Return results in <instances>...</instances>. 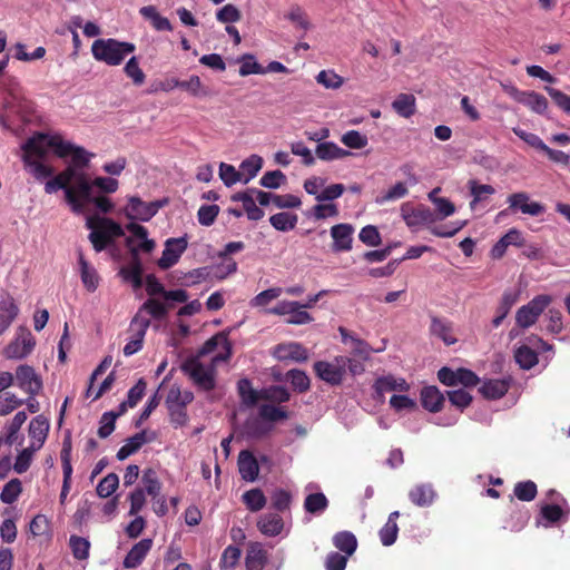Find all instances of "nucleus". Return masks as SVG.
Returning a JSON list of instances; mask_svg holds the SVG:
<instances>
[{"label": "nucleus", "mask_w": 570, "mask_h": 570, "mask_svg": "<svg viewBox=\"0 0 570 570\" xmlns=\"http://www.w3.org/2000/svg\"><path fill=\"white\" fill-rule=\"evenodd\" d=\"M22 492V484L19 479H11L2 489L0 500L6 504H12Z\"/></svg>", "instance_id": "nucleus-56"}, {"label": "nucleus", "mask_w": 570, "mask_h": 570, "mask_svg": "<svg viewBox=\"0 0 570 570\" xmlns=\"http://www.w3.org/2000/svg\"><path fill=\"white\" fill-rule=\"evenodd\" d=\"M430 333L442 340L446 346L458 342V338L453 334L452 322L439 316L431 317Z\"/></svg>", "instance_id": "nucleus-24"}, {"label": "nucleus", "mask_w": 570, "mask_h": 570, "mask_svg": "<svg viewBox=\"0 0 570 570\" xmlns=\"http://www.w3.org/2000/svg\"><path fill=\"white\" fill-rule=\"evenodd\" d=\"M522 105L527 106L535 114L544 115L549 104L543 95L535 91H527L524 99H522Z\"/></svg>", "instance_id": "nucleus-49"}, {"label": "nucleus", "mask_w": 570, "mask_h": 570, "mask_svg": "<svg viewBox=\"0 0 570 570\" xmlns=\"http://www.w3.org/2000/svg\"><path fill=\"white\" fill-rule=\"evenodd\" d=\"M132 238H126V246L129 248L131 255V262L129 266L120 269V275L127 282H130L134 288H140L142 286V265L138 257V248L131 247Z\"/></svg>", "instance_id": "nucleus-16"}, {"label": "nucleus", "mask_w": 570, "mask_h": 570, "mask_svg": "<svg viewBox=\"0 0 570 570\" xmlns=\"http://www.w3.org/2000/svg\"><path fill=\"white\" fill-rule=\"evenodd\" d=\"M266 313L278 316L288 315L285 323L291 325H305L314 321V317L302 307V303L296 301H281Z\"/></svg>", "instance_id": "nucleus-9"}, {"label": "nucleus", "mask_w": 570, "mask_h": 570, "mask_svg": "<svg viewBox=\"0 0 570 570\" xmlns=\"http://www.w3.org/2000/svg\"><path fill=\"white\" fill-rule=\"evenodd\" d=\"M70 548L78 560H86L89 557L90 542L82 537L71 535Z\"/></svg>", "instance_id": "nucleus-62"}, {"label": "nucleus", "mask_w": 570, "mask_h": 570, "mask_svg": "<svg viewBox=\"0 0 570 570\" xmlns=\"http://www.w3.org/2000/svg\"><path fill=\"white\" fill-rule=\"evenodd\" d=\"M13 376L17 381V386L29 396L38 395L43 387L41 376L28 364L19 365Z\"/></svg>", "instance_id": "nucleus-13"}, {"label": "nucleus", "mask_w": 570, "mask_h": 570, "mask_svg": "<svg viewBox=\"0 0 570 570\" xmlns=\"http://www.w3.org/2000/svg\"><path fill=\"white\" fill-rule=\"evenodd\" d=\"M141 312H147L154 318L161 320L166 317L168 307L166 304L159 302L158 299L149 298L142 304L138 313L141 314Z\"/></svg>", "instance_id": "nucleus-58"}, {"label": "nucleus", "mask_w": 570, "mask_h": 570, "mask_svg": "<svg viewBox=\"0 0 570 570\" xmlns=\"http://www.w3.org/2000/svg\"><path fill=\"white\" fill-rule=\"evenodd\" d=\"M87 227L91 229L89 239L98 253L104 250L112 238L125 235L122 227L110 218L90 216L87 218Z\"/></svg>", "instance_id": "nucleus-5"}, {"label": "nucleus", "mask_w": 570, "mask_h": 570, "mask_svg": "<svg viewBox=\"0 0 570 570\" xmlns=\"http://www.w3.org/2000/svg\"><path fill=\"white\" fill-rule=\"evenodd\" d=\"M151 547L153 540L148 538L135 543L124 559V567L126 569H135L140 566Z\"/></svg>", "instance_id": "nucleus-23"}, {"label": "nucleus", "mask_w": 570, "mask_h": 570, "mask_svg": "<svg viewBox=\"0 0 570 570\" xmlns=\"http://www.w3.org/2000/svg\"><path fill=\"white\" fill-rule=\"evenodd\" d=\"M373 387L375 390L376 396L381 399L386 392H407L410 390V384L404 379H396L393 375H385L376 379Z\"/></svg>", "instance_id": "nucleus-25"}, {"label": "nucleus", "mask_w": 570, "mask_h": 570, "mask_svg": "<svg viewBox=\"0 0 570 570\" xmlns=\"http://www.w3.org/2000/svg\"><path fill=\"white\" fill-rule=\"evenodd\" d=\"M237 390L242 402L248 407L256 405L262 400V390L253 389L252 382L248 379H240L237 383Z\"/></svg>", "instance_id": "nucleus-40"}, {"label": "nucleus", "mask_w": 570, "mask_h": 570, "mask_svg": "<svg viewBox=\"0 0 570 570\" xmlns=\"http://www.w3.org/2000/svg\"><path fill=\"white\" fill-rule=\"evenodd\" d=\"M50 134L37 131L29 137L24 144H22V161L26 168L30 169V173L38 180L50 177L53 174V169L45 165L41 160L51 150L49 141Z\"/></svg>", "instance_id": "nucleus-1"}, {"label": "nucleus", "mask_w": 570, "mask_h": 570, "mask_svg": "<svg viewBox=\"0 0 570 570\" xmlns=\"http://www.w3.org/2000/svg\"><path fill=\"white\" fill-rule=\"evenodd\" d=\"M218 205H202L197 212V218L200 225L203 226H212L218 214H219Z\"/></svg>", "instance_id": "nucleus-64"}, {"label": "nucleus", "mask_w": 570, "mask_h": 570, "mask_svg": "<svg viewBox=\"0 0 570 570\" xmlns=\"http://www.w3.org/2000/svg\"><path fill=\"white\" fill-rule=\"evenodd\" d=\"M470 193L473 199L470 203V207L473 209L479 202L487 199L490 195L495 193V189L491 185L479 184L476 180L469 181Z\"/></svg>", "instance_id": "nucleus-51"}, {"label": "nucleus", "mask_w": 570, "mask_h": 570, "mask_svg": "<svg viewBox=\"0 0 570 570\" xmlns=\"http://www.w3.org/2000/svg\"><path fill=\"white\" fill-rule=\"evenodd\" d=\"M514 360L523 370H530L539 362L538 353L527 344H523L515 350Z\"/></svg>", "instance_id": "nucleus-41"}, {"label": "nucleus", "mask_w": 570, "mask_h": 570, "mask_svg": "<svg viewBox=\"0 0 570 570\" xmlns=\"http://www.w3.org/2000/svg\"><path fill=\"white\" fill-rule=\"evenodd\" d=\"M257 527L263 534L276 537L282 532L284 521L277 513H266L259 518Z\"/></svg>", "instance_id": "nucleus-33"}, {"label": "nucleus", "mask_w": 570, "mask_h": 570, "mask_svg": "<svg viewBox=\"0 0 570 570\" xmlns=\"http://www.w3.org/2000/svg\"><path fill=\"white\" fill-rule=\"evenodd\" d=\"M218 346H222L224 352L216 354L213 357L212 362L218 363L228 361L232 356V344L228 341L227 335L223 332H219L212 336L210 338H208L198 350L196 357L199 358L208 354H212L218 348Z\"/></svg>", "instance_id": "nucleus-15"}, {"label": "nucleus", "mask_w": 570, "mask_h": 570, "mask_svg": "<svg viewBox=\"0 0 570 570\" xmlns=\"http://www.w3.org/2000/svg\"><path fill=\"white\" fill-rule=\"evenodd\" d=\"M537 493V484L531 480L518 482L513 489L514 497H517L520 501H532L535 499Z\"/></svg>", "instance_id": "nucleus-54"}, {"label": "nucleus", "mask_w": 570, "mask_h": 570, "mask_svg": "<svg viewBox=\"0 0 570 570\" xmlns=\"http://www.w3.org/2000/svg\"><path fill=\"white\" fill-rule=\"evenodd\" d=\"M140 14L145 18L150 20L151 26L157 31H171L173 26L170 21L166 18L159 14L156 7L154 6H146L140 8L139 10Z\"/></svg>", "instance_id": "nucleus-38"}, {"label": "nucleus", "mask_w": 570, "mask_h": 570, "mask_svg": "<svg viewBox=\"0 0 570 570\" xmlns=\"http://www.w3.org/2000/svg\"><path fill=\"white\" fill-rule=\"evenodd\" d=\"M243 501L253 512L262 510L266 504V498L261 489H252L246 491L243 494Z\"/></svg>", "instance_id": "nucleus-55"}, {"label": "nucleus", "mask_w": 570, "mask_h": 570, "mask_svg": "<svg viewBox=\"0 0 570 570\" xmlns=\"http://www.w3.org/2000/svg\"><path fill=\"white\" fill-rule=\"evenodd\" d=\"M286 380L291 382L294 390L304 393L309 390L311 381L307 374L302 370H289L286 373Z\"/></svg>", "instance_id": "nucleus-53"}, {"label": "nucleus", "mask_w": 570, "mask_h": 570, "mask_svg": "<svg viewBox=\"0 0 570 570\" xmlns=\"http://www.w3.org/2000/svg\"><path fill=\"white\" fill-rule=\"evenodd\" d=\"M435 492L429 484L415 485L409 492L411 502L417 507L431 505L434 501Z\"/></svg>", "instance_id": "nucleus-35"}, {"label": "nucleus", "mask_w": 570, "mask_h": 570, "mask_svg": "<svg viewBox=\"0 0 570 570\" xmlns=\"http://www.w3.org/2000/svg\"><path fill=\"white\" fill-rule=\"evenodd\" d=\"M186 237L168 238L165 244L161 257L158 259V266L161 269L173 267L187 248Z\"/></svg>", "instance_id": "nucleus-17"}, {"label": "nucleus", "mask_w": 570, "mask_h": 570, "mask_svg": "<svg viewBox=\"0 0 570 570\" xmlns=\"http://www.w3.org/2000/svg\"><path fill=\"white\" fill-rule=\"evenodd\" d=\"M509 209L520 210L522 214L530 216H540L546 212L542 204L538 202H531L529 194L524 191L511 194L508 197Z\"/></svg>", "instance_id": "nucleus-18"}, {"label": "nucleus", "mask_w": 570, "mask_h": 570, "mask_svg": "<svg viewBox=\"0 0 570 570\" xmlns=\"http://www.w3.org/2000/svg\"><path fill=\"white\" fill-rule=\"evenodd\" d=\"M142 484L146 491L153 499H156L160 494L161 483L159 482L157 472L148 468L142 473Z\"/></svg>", "instance_id": "nucleus-52"}, {"label": "nucleus", "mask_w": 570, "mask_h": 570, "mask_svg": "<svg viewBox=\"0 0 570 570\" xmlns=\"http://www.w3.org/2000/svg\"><path fill=\"white\" fill-rule=\"evenodd\" d=\"M261 399L273 403H285L291 399L288 390L281 385H271L262 389Z\"/></svg>", "instance_id": "nucleus-46"}, {"label": "nucleus", "mask_w": 570, "mask_h": 570, "mask_svg": "<svg viewBox=\"0 0 570 570\" xmlns=\"http://www.w3.org/2000/svg\"><path fill=\"white\" fill-rule=\"evenodd\" d=\"M149 325L150 320L137 313L129 325V332L131 333L130 338L139 341V344H144V338Z\"/></svg>", "instance_id": "nucleus-48"}, {"label": "nucleus", "mask_w": 570, "mask_h": 570, "mask_svg": "<svg viewBox=\"0 0 570 570\" xmlns=\"http://www.w3.org/2000/svg\"><path fill=\"white\" fill-rule=\"evenodd\" d=\"M56 186L63 189L65 198L72 213L80 215L82 205L79 196H88L89 178L83 171L75 170V166H67L53 177Z\"/></svg>", "instance_id": "nucleus-3"}, {"label": "nucleus", "mask_w": 570, "mask_h": 570, "mask_svg": "<svg viewBox=\"0 0 570 570\" xmlns=\"http://www.w3.org/2000/svg\"><path fill=\"white\" fill-rule=\"evenodd\" d=\"M399 511L391 512L386 523L382 527V529L379 532L380 540L382 544L385 547L392 546L397 539L399 527L396 520L399 519Z\"/></svg>", "instance_id": "nucleus-34"}, {"label": "nucleus", "mask_w": 570, "mask_h": 570, "mask_svg": "<svg viewBox=\"0 0 570 570\" xmlns=\"http://www.w3.org/2000/svg\"><path fill=\"white\" fill-rule=\"evenodd\" d=\"M297 220L298 218L296 214L287 212H281L269 217L271 225L279 232H288L294 229L296 227Z\"/></svg>", "instance_id": "nucleus-45"}, {"label": "nucleus", "mask_w": 570, "mask_h": 570, "mask_svg": "<svg viewBox=\"0 0 570 570\" xmlns=\"http://www.w3.org/2000/svg\"><path fill=\"white\" fill-rule=\"evenodd\" d=\"M415 102L416 99L413 95L400 94L392 102V108L399 116L410 118L416 111Z\"/></svg>", "instance_id": "nucleus-36"}, {"label": "nucleus", "mask_w": 570, "mask_h": 570, "mask_svg": "<svg viewBox=\"0 0 570 570\" xmlns=\"http://www.w3.org/2000/svg\"><path fill=\"white\" fill-rule=\"evenodd\" d=\"M348 357L336 356L333 362L317 361L313 365L314 373L318 379L332 386L343 383Z\"/></svg>", "instance_id": "nucleus-8"}, {"label": "nucleus", "mask_w": 570, "mask_h": 570, "mask_svg": "<svg viewBox=\"0 0 570 570\" xmlns=\"http://www.w3.org/2000/svg\"><path fill=\"white\" fill-rule=\"evenodd\" d=\"M262 166L263 158L258 155H252L250 157L244 159L239 166L243 183L247 184L249 180H252L262 169Z\"/></svg>", "instance_id": "nucleus-44"}, {"label": "nucleus", "mask_w": 570, "mask_h": 570, "mask_svg": "<svg viewBox=\"0 0 570 570\" xmlns=\"http://www.w3.org/2000/svg\"><path fill=\"white\" fill-rule=\"evenodd\" d=\"M210 269L212 277L222 281L237 271V263L233 258L225 257L220 264L210 267Z\"/></svg>", "instance_id": "nucleus-60"}, {"label": "nucleus", "mask_w": 570, "mask_h": 570, "mask_svg": "<svg viewBox=\"0 0 570 570\" xmlns=\"http://www.w3.org/2000/svg\"><path fill=\"white\" fill-rule=\"evenodd\" d=\"M238 471L246 481H255L258 476V461L249 450L240 451L238 455Z\"/></svg>", "instance_id": "nucleus-26"}, {"label": "nucleus", "mask_w": 570, "mask_h": 570, "mask_svg": "<svg viewBox=\"0 0 570 570\" xmlns=\"http://www.w3.org/2000/svg\"><path fill=\"white\" fill-rule=\"evenodd\" d=\"M258 415L268 424L288 419V412L285 407L272 404H262L258 409Z\"/></svg>", "instance_id": "nucleus-47"}, {"label": "nucleus", "mask_w": 570, "mask_h": 570, "mask_svg": "<svg viewBox=\"0 0 570 570\" xmlns=\"http://www.w3.org/2000/svg\"><path fill=\"white\" fill-rule=\"evenodd\" d=\"M19 308L12 296L6 294L0 301V318L13 322L18 316Z\"/></svg>", "instance_id": "nucleus-63"}, {"label": "nucleus", "mask_w": 570, "mask_h": 570, "mask_svg": "<svg viewBox=\"0 0 570 570\" xmlns=\"http://www.w3.org/2000/svg\"><path fill=\"white\" fill-rule=\"evenodd\" d=\"M510 389V380H487L479 387V392L484 399L498 400L503 397Z\"/></svg>", "instance_id": "nucleus-30"}, {"label": "nucleus", "mask_w": 570, "mask_h": 570, "mask_svg": "<svg viewBox=\"0 0 570 570\" xmlns=\"http://www.w3.org/2000/svg\"><path fill=\"white\" fill-rule=\"evenodd\" d=\"M79 265L83 286L88 292H95L99 285V276L96 269L89 265L81 253L79 254Z\"/></svg>", "instance_id": "nucleus-39"}, {"label": "nucleus", "mask_w": 570, "mask_h": 570, "mask_svg": "<svg viewBox=\"0 0 570 570\" xmlns=\"http://www.w3.org/2000/svg\"><path fill=\"white\" fill-rule=\"evenodd\" d=\"M316 157L321 160L331 161L342 159L352 155L351 151L341 148L335 142H320L315 149Z\"/></svg>", "instance_id": "nucleus-32"}, {"label": "nucleus", "mask_w": 570, "mask_h": 570, "mask_svg": "<svg viewBox=\"0 0 570 570\" xmlns=\"http://www.w3.org/2000/svg\"><path fill=\"white\" fill-rule=\"evenodd\" d=\"M273 426L258 417H250L244 423V431L247 436L262 439L272 431Z\"/></svg>", "instance_id": "nucleus-42"}, {"label": "nucleus", "mask_w": 570, "mask_h": 570, "mask_svg": "<svg viewBox=\"0 0 570 570\" xmlns=\"http://www.w3.org/2000/svg\"><path fill=\"white\" fill-rule=\"evenodd\" d=\"M79 200L82 205V210L80 212V214L87 213L89 210L90 204H92L96 207V209L102 214H108L114 209V204L108 197L104 195H92V184L90 183L88 196H79Z\"/></svg>", "instance_id": "nucleus-31"}, {"label": "nucleus", "mask_w": 570, "mask_h": 570, "mask_svg": "<svg viewBox=\"0 0 570 570\" xmlns=\"http://www.w3.org/2000/svg\"><path fill=\"white\" fill-rule=\"evenodd\" d=\"M552 302V297L547 294L534 296L528 304L522 305L515 313V324L525 330L534 325L540 315Z\"/></svg>", "instance_id": "nucleus-7"}, {"label": "nucleus", "mask_w": 570, "mask_h": 570, "mask_svg": "<svg viewBox=\"0 0 570 570\" xmlns=\"http://www.w3.org/2000/svg\"><path fill=\"white\" fill-rule=\"evenodd\" d=\"M36 340L31 332L20 326L17 330L16 337L3 350V355L8 360H21L27 357L35 348Z\"/></svg>", "instance_id": "nucleus-10"}, {"label": "nucleus", "mask_w": 570, "mask_h": 570, "mask_svg": "<svg viewBox=\"0 0 570 570\" xmlns=\"http://www.w3.org/2000/svg\"><path fill=\"white\" fill-rule=\"evenodd\" d=\"M519 295L517 292L508 289L504 291L500 302L495 308V316L491 321L493 328H498L503 320L508 316L513 305L518 302Z\"/></svg>", "instance_id": "nucleus-28"}, {"label": "nucleus", "mask_w": 570, "mask_h": 570, "mask_svg": "<svg viewBox=\"0 0 570 570\" xmlns=\"http://www.w3.org/2000/svg\"><path fill=\"white\" fill-rule=\"evenodd\" d=\"M274 355L279 361L305 362L308 358L307 350L297 342L283 343L275 346Z\"/></svg>", "instance_id": "nucleus-20"}, {"label": "nucleus", "mask_w": 570, "mask_h": 570, "mask_svg": "<svg viewBox=\"0 0 570 570\" xmlns=\"http://www.w3.org/2000/svg\"><path fill=\"white\" fill-rule=\"evenodd\" d=\"M118 485L119 478L116 473L111 472L99 481L96 492L100 498H108L117 490Z\"/></svg>", "instance_id": "nucleus-57"}, {"label": "nucleus", "mask_w": 570, "mask_h": 570, "mask_svg": "<svg viewBox=\"0 0 570 570\" xmlns=\"http://www.w3.org/2000/svg\"><path fill=\"white\" fill-rule=\"evenodd\" d=\"M341 141L351 149H362L367 146L368 139L357 130H348L341 137Z\"/></svg>", "instance_id": "nucleus-59"}, {"label": "nucleus", "mask_w": 570, "mask_h": 570, "mask_svg": "<svg viewBox=\"0 0 570 570\" xmlns=\"http://www.w3.org/2000/svg\"><path fill=\"white\" fill-rule=\"evenodd\" d=\"M167 204V198L146 203L137 196H131L128 199L126 215L130 219L148 222L158 213L160 208H163Z\"/></svg>", "instance_id": "nucleus-11"}, {"label": "nucleus", "mask_w": 570, "mask_h": 570, "mask_svg": "<svg viewBox=\"0 0 570 570\" xmlns=\"http://www.w3.org/2000/svg\"><path fill=\"white\" fill-rule=\"evenodd\" d=\"M420 396L423 409L431 413L440 412L445 401L444 395L434 385L424 386L421 390Z\"/></svg>", "instance_id": "nucleus-27"}, {"label": "nucleus", "mask_w": 570, "mask_h": 570, "mask_svg": "<svg viewBox=\"0 0 570 570\" xmlns=\"http://www.w3.org/2000/svg\"><path fill=\"white\" fill-rule=\"evenodd\" d=\"M47 144L50 145L52 153L57 157L66 158L71 156V164L69 166H75V170L82 171V169L88 166L91 155L88 154L85 148L65 140L61 135L50 134Z\"/></svg>", "instance_id": "nucleus-6"}, {"label": "nucleus", "mask_w": 570, "mask_h": 570, "mask_svg": "<svg viewBox=\"0 0 570 570\" xmlns=\"http://www.w3.org/2000/svg\"><path fill=\"white\" fill-rule=\"evenodd\" d=\"M0 87L4 94L3 111L19 116L23 122H30L35 112V104L24 96L19 80L13 76H4L0 80Z\"/></svg>", "instance_id": "nucleus-2"}, {"label": "nucleus", "mask_w": 570, "mask_h": 570, "mask_svg": "<svg viewBox=\"0 0 570 570\" xmlns=\"http://www.w3.org/2000/svg\"><path fill=\"white\" fill-rule=\"evenodd\" d=\"M136 47L131 42L119 41L114 38L97 39L91 46V52L96 60L102 61L108 66H119L125 57L135 51Z\"/></svg>", "instance_id": "nucleus-4"}, {"label": "nucleus", "mask_w": 570, "mask_h": 570, "mask_svg": "<svg viewBox=\"0 0 570 570\" xmlns=\"http://www.w3.org/2000/svg\"><path fill=\"white\" fill-rule=\"evenodd\" d=\"M126 229L131 233V247H137L138 253H150L154 250L156 243L154 239L148 238V230L145 226L137 223H129L126 225Z\"/></svg>", "instance_id": "nucleus-21"}, {"label": "nucleus", "mask_w": 570, "mask_h": 570, "mask_svg": "<svg viewBox=\"0 0 570 570\" xmlns=\"http://www.w3.org/2000/svg\"><path fill=\"white\" fill-rule=\"evenodd\" d=\"M354 227L347 223H341L332 226L331 236L333 238L332 250L335 253L348 252L352 249Z\"/></svg>", "instance_id": "nucleus-19"}, {"label": "nucleus", "mask_w": 570, "mask_h": 570, "mask_svg": "<svg viewBox=\"0 0 570 570\" xmlns=\"http://www.w3.org/2000/svg\"><path fill=\"white\" fill-rule=\"evenodd\" d=\"M49 432V422L42 416L33 417L29 424L30 445L32 450H40L46 442Z\"/></svg>", "instance_id": "nucleus-22"}, {"label": "nucleus", "mask_w": 570, "mask_h": 570, "mask_svg": "<svg viewBox=\"0 0 570 570\" xmlns=\"http://www.w3.org/2000/svg\"><path fill=\"white\" fill-rule=\"evenodd\" d=\"M283 294L282 287H271L258 293L252 301L250 305L254 307H264L268 305L273 299L278 298Z\"/></svg>", "instance_id": "nucleus-61"}, {"label": "nucleus", "mask_w": 570, "mask_h": 570, "mask_svg": "<svg viewBox=\"0 0 570 570\" xmlns=\"http://www.w3.org/2000/svg\"><path fill=\"white\" fill-rule=\"evenodd\" d=\"M147 442L146 432L141 431L129 439H127L126 443L118 450L116 456L119 461H124L129 455L134 454Z\"/></svg>", "instance_id": "nucleus-37"}, {"label": "nucleus", "mask_w": 570, "mask_h": 570, "mask_svg": "<svg viewBox=\"0 0 570 570\" xmlns=\"http://www.w3.org/2000/svg\"><path fill=\"white\" fill-rule=\"evenodd\" d=\"M267 563V551L259 542H252L248 546L245 566L247 570H263Z\"/></svg>", "instance_id": "nucleus-29"}, {"label": "nucleus", "mask_w": 570, "mask_h": 570, "mask_svg": "<svg viewBox=\"0 0 570 570\" xmlns=\"http://www.w3.org/2000/svg\"><path fill=\"white\" fill-rule=\"evenodd\" d=\"M327 507L328 500L322 492L308 494L304 501V509L312 514L322 513Z\"/></svg>", "instance_id": "nucleus-50"}, {"label": "nucleus", "mask_w": 570, "mask_h": 570, "mask_svg": "<svg viewBox=\"0 0 570 570\" xmlns=\"http://www.w3.org/2000/svg\"><path fill=\"white\" fill-rule=\"evenodd\" d=\"M181 370L203 390L212 391L215 387V379L212 371H207L197 357L186 360Z\"/></svg>", "instance_id": "nucleus-14"}, {"label": "nucleus", "mask_w": 570, "mask_h": 570, "mask_svg": "<svg viewBox=\"0 0 570 570\" xmlns=\"http://www.w3.org/2000/svg\"><path fill=\"white\" fill-rule=\"evenodd\" d=\"M333 544L347 557L352 556L357 548L356 537L350 531H340L333 537Z\"/></svg>", "instance_id": "nucleus-43"}, {"label": "nucleus", "mask_w": 570, "mask_h": 570, "mask_svg": "<svg viewBox=\"0 0 570 570\" xmlns=\"http://www.w3.org/2000/svg\"><path fill=\"white\" fill-rule=\"evenodd\" d=\"M401 215L410 228L431 225L438 220V215L423 204L413 206L410 203H405L401 207Z\"/></svg>", "instance_id": "nucleus-12"}]
</instances>
